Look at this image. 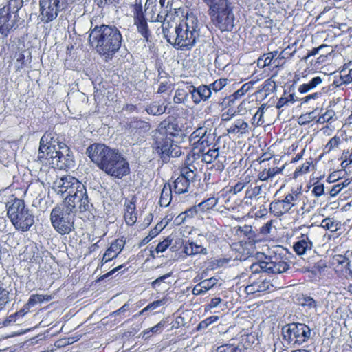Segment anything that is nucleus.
Instances as JSON below:
<instances>
[{
  "mask_svg": "<svg viewBox=\"0 0 352 352\" xmlns=\"http://www.w3.org/2000/svg\"><path fill=\"white\" fill-rule=\"evenodd\" d=\"M162 34L175 48L183 51L191 50L199 37V22L193 14H187L178 24L164 21Z\"/></svg>",
  "mask_w": 352,
  "mask_h": 352,
  "instance_id": "nucleus-1",
  "label": "nucleus"
},
{
  "mask_svg": "<svg viewBox=\"0 0 352 352\" xmlns=\"http://www.w3.org/2000/svg\"><path fill=\"white\" fill-rule=\"evenodd\" d=\"M122 36L114 25H96L90 30L89 41L106 60L111 59L120 49Z\"/></svg>",
  "mask_w": 352,
  "mask_h": 352,
  "instance_id": "nucleus-2",
  "label": "nucleus"
},
{
  "mask_svg": "<svg viewBox=\"0 0 352 352\" xmlns=\"http://www.w3.org/2000/svg\"><path fill=\"white\" fill-rule=\"evenodd\" d=\"M7 210L8 217L16 230L28 231L34 225V216L23 200L16 198L9 202Z\"/></svg>",
  "mask_w": 352,
  "mask_h": 352,
  "instance_id": "nucleus-3",
  "label": "nucleus"
},
{
  "mask_svg": "<svg viewBox=\"0 0 352 352\" xmlns=\"http://www.w3.org/2000/svg\"><path fill=\"white\" fill-rule=\"evenodd\" d=\"M75 213L62 204L52 209L50 221L54 230L61 235L69 234L74 229Z\"/></svg>",
  "mask_w": 352,
  "mask_h": 352,
  "instance_id": "nucleus-4",
  "label": "nucleus"
},
{
  "mask_svg": "<svg viewBox=\"0 0 352 352\" xmlns=\"http://www.w3.org/2000/svg\"><path fill=\"white\" fill-rule=\"evenodd\" d=\"M282 336L288 345L296 348L310 338L311 329L304 323L292 322L283 327Z\"/></svg>",
  "mask_w": 352,
  "mask_h": 352,
  "instance_id": "nucleus-5",
  "label": "nucleus"
},
{
  "mask_svg": "<svg viewBox=\"0 0 352 352\" xmlns=\"http://www.w3.org/2000/svg\"><path fill=\"white\" fill-rule=\"evenodd\" d=\"M177 124L169 121L164 120L160 122L157 129L153 135L155 140V148L157 153L162 155L164 161H166V152L170 150V145L174 143L171 139L173 135V130H175Z\"/></svg>",
  "mask_w": 352,
  "mask_h": 352,
  "instance_id": "nucleus-6",
  "label": "nucleus"
},
{
  "mask_svg": "<svg viewBox=\"0 0 352 352\" xmlns=\"http://www.w3.org/2000/svg\"><path fill=\"white\" fill-rule=\"evenodd\" d=\"M62 204L66 206L74 213L76 209H78L80 212H85L90 210L93 207L89 200L87 190L82 184H78V187L74 189V192L67 195Z\"/></svg>",
  "mask_w": 352,
  "mask_h": 352,
  "instance_id": "nucleus-7",
  "label": "nucleus"
},
{
  "mask_svg": "<svg viewBox=\"0 0 352 352\" xmlns=\"http://www.w3.org/2000/svg\"><path fill=\"white\" fill-rule=\"evenodd\" d=\"M56 153L48 156L45 161L40 162L47 166H51L60 170L69 169L74 166V160L70 148L67 145H61Z\"/></svg>",
  "mask_w": 352,
  "mask_h": 352,
  "instance_id": "nucleus-8",
  "label": "nucleus"
},
{
  "mask_svg": "<svg viewBox=\"0 0 352 352\" xmlns=\"http://www.w3.org/2000/svg\"><path fill=\"white\" fill-rule=\"evenodd\" d=\"M61 145L66 144L59 140V137L56 133L46 132L40 140L37 161H45L48 156H52L53 153H56V151L58 150Z\"/></svg>",
  "mask_w": 352,
  "mask_h": 352,
  "instance_id": "nucleus-9",
  "label": "nucleus"
},
{
  "mask_svg": "<svg viewBox=\"0 0 352 352\" xmlns=\"http://www.w3.org/2000/svg\"><path fill=\"white\" fill-rule=\"evenodd\" d=\"M67 5V0H40L41 21L44 23L52 21Z\"/></svg>",
  "mask_w": 352,
  "mask_h": 352,
  "instance_id": "nucleus-10",
  "label": "nucleus"
},
{
  "mask_svg": "<svg viewBox=\"0 0 352 352\" xmlns=\"http://www.w3.org/2000/svg\"><path fill=\"white\" fill-rule=\"evenodd\" d=\"M257 258L264 256L267 259L269 273L280 274L285 272L289 268V263L285 256H282V253H276L275 251L270 252L268 255L265 253L258 252Z\"/></svg>",
  "mask_w": 352,
  "mask_h": 352,
  "instance_id": "nucleus-11",
  "label": "nucleus"
},
{
  "mask_svg": "<svg viewBox=\"0 0 352 352\" xmlns=\"http://www.w3.org/2000/svg\"><path fill=\"white\" fill-rule=\"evenodd\" d=\"M299 201L300 196L298 193L288 194L283 199L274 201L270 204V212L273 213L276 217H280L288 212Z\"/></svg>",
  "mask_w": 352,
  "mask_h": 352,
  "instance_id": "nucleus-12",
  "label": "nucleus"
},
{
  "mask_svg": "<svg viewBox=\"0 0 352 352\" xmlns=\"http://www.w3.org/2000/svg\"><path fill=\"white\" fill-rule=\"evenodd\" d=\"M213 24L221 31H231L234 27V14L232 8L209 14Z\"/></svg>",
  "mask_w": 352,
  "mask_h": 352,
  "instance_id": "nucleus-13",
  "label": "nucleus"
},
{
  "mask_svg": "<svg viewBox=\"0 0 352 352\" xmlns=\"http://www.w3.org/2000/svg\"><path fill=\"white\" fill-rule=\"evenodd\" d=\"M108 166L104 172L115 178L122 179L130 173L129 163L120 152Z\"/></svg>",
  "mask_w": 352,
  "mask_h": 352,
  "instance_id": "nucleus-14",
  "label": "nucleus"
},
{
  "mask_svg": "<svg viewBox=\"0 0 352 352\" xmlns=\"http://www.w3.org/2000/svg\"><path fill=\"white\" fill-rule=\"evenodd\" d=\"M77 179L70 175L63 177L54 182V188L58 193L64 195H69L72 193L78 187V184H81Z\"/></svg>",
  "mask_w": 352,
  "mask_h": 352,
  "instance_id": "nucleus-15",
  "label": "nucleus"
},
{
  "mask_svg": "<svg viewBox=\"0 0 352 352\" xmlns=\"http://www.w3.org/2000/svg\"><path fill=\"white\" fill-rule=\"evenodd\" d=\"M18 15H14L4 7L0 8V34L6 37L9 32L15 28Z\"/></svg>",
  "mask_w": 352,
  "mask_h": 352,
  "instance_id": "nucleus-16",
  "label": "nucleus"
},
{
  "mask_svg": "<svg viewBox=\"0 0 352 352\" xmlns=\"http://www.w3.org/2000/svg\"><path fill=\"white\" fill-rule=\"evenodd\" d=\"M111 148L104 144L96 143L88 146L86 154L97 165Z\"/></svg>",
  "mask_w": 352,
  "mask_h": 352,
  "instance_id": "nucleus-17",
  "label": "nucleus"
},
{
  "mask_svg": "<svg viewBox=\"0 0 352 352\" xmlns=\"http://www.w3.org/2000/svg\"><path fill=\"white\" fill-rule=\"evenodd\" d=\"M273 289L274 286L270 283V281L266 278H262L261 277L258 280L254 281L250 285H247L245 288V291L248 294L266 291L270 292Z\"/></svg>",
  "mask_w": 352,
  "mask_h": 352,
  "instance_id": "nucleus-18",
  "label": "nucleus"
},
{
  "mask_svg": "<svg viewBox=\"0 0 352 352\" xmlns=\"http://www.w3.org/2000/svg\"><path fill=\"white\" fill-rule=\"evenodd\" d=\"M212 94V91L208 85H201L195 87L192 85V100L195 104H199L201 101L208 100Z\"/></svg>",
  "mask_w": 352,
  "mask_h": 352,
  "instance_id": "nucleus-19",
  "label": "nucleus"
},
{
  "mask_svg": "<svg viewBox=\"0 0 352 352\" xmlns=\"http://www.w3.org/2000/svg\"><path fill=\"white\" fill-rule=\"evenodd\" d=\"M124 244L125 242L122 239H116L113 242L104 254L102 263H107L116 258L123 249Z\"/></svg>",
  "mask_w": 352,
  "mask_h": 352,
  "instance_id": "nucleus-20",
  "label": "nucleus"
},
{
  "mask_svg": "<svg viewBox=\"0 0 352 352\" xmlns=\"http://www.w3.org/2000/svg\"><path fill=\"white\" fill-rule=\"evenodd\" d=\"M313 243L307 234H302L298 241L294 243V250L298 255H303L311 250Z\"/></svg>",
  "mask_w": 352,
  "mask_h": 352,
  "instance_id": "nucleus-21",
  "label": "nucleus"
},
{
  "mask_svg": "<svg viewBox=\"0 0 352 352\" xmlns=\"http://www.w3.org/2000/svg\"><path fill=\"white\" fill-rule=\"evenodd\" d=\"M128 128L130 133H144L148 132L151 126L149 122L140 120L138 118H133L128 123Z\"/></svg>",
  "mask_w": 352,
  "mask_h": 352,
  "instance_id": "nucleus-22",
  "label": "nucleus"
},
{
  "mask_svg": "<svg viewBox=\"0 0 352 352\" xmlns=\"http://www.w3.org/2000/svg\"><path fill=\"white\" fill-rule=\"evenodd\" d=\"M218 279L215 277L202 280L193 287L192 293L195 296L204 294L216 285Z\"/></svg>",
  "mask_w": 352,
  "mask_h": 352,
  "instance_id": "nucleus-23",
  "label": "nucleus"
},
{
  "mask_svg": "<svg viewBox=\"0 0 352 352\" xmlns=\"http://www.w3.org/2000/svg\"><path fill=\"white\" fill-rule=\"evenodd\" d=\"M237 231L239 232L241 236L246 237L250 243H256L262 241L260 234H256L251 226L244 225L239 226Z\"/></svg>",
  "mask_w": 352,
  "mask_h": 352,
  "instance_id": "nucleus-24",
  "label": "nucleus"
},
{
  "mask_svg": "<svg viewBox=\"0 0 352 352\" xmlns=\"http://www.w3.org/2000/svg\"><path fill=\"white\" fill-rule=\"evenodd\" d=\"M209 7V14L232 8L228 0H204Z\"/></svg>",
  "mask_w": 352,
  "mask_h": 352,
  "instance_id": "nucleus-25",
  "label": "nucleus"
},
{
  "mask_svg": "<svg viewBox=\"0 0 352 352\" xmlns=\"http://www.w3.org/2000/svg\"><path fill=\"white\" fill-rule=\"evenodd\" d=\"M129 305L128 303H125L122 307H121L118 310L111 312L108 316L104 318L101 322L103 324H108L109 322L113 323V325H115L119 323L124 317H120L119 319H117V316L122 315L124 316L125 312L129 311Z\"/></svg>",
  "mask_w": 352,
  "mask_h": 352,
  "instance_id": "nucleus-26",
  "label": "nucleus"
},
{
  "mask_svg": "<svg viewBox=\"0 0 352 352\" xmlns=\"http://www.w3.org/2000/svg\"><path fill=\"white\" fill-rule=\"evenodd\" d=\"M129 305L128 303H125L122 307H121L118 310L111 312L108 316L104 318L101 322L103 324H108L109 322L113 323V325H115L119 323L124 317H120L119 319H117V316L122 315L124 316L125 312L129 311Z\"/></svg>",
  "mask_w": 352,
  "mask_h": 352,
  "instance_id": "nucleus-27",
  "label": "nucleus"
},
{
  "mask_svg": "<svg viewBox=\"0 0 352 352\" xmlns=\"http://www.w3.org/2000/svg\"><path fill=\"white\" fill-rule=\"evenodd\" d=\"M129 305L128 303H125L122 307H121L118 310L111 312L108 316L104 318L101 322L103 324H108L109 322L113 323V325H115L119 323L124 317H120L119 319H117V316L122 315L124 316L125 312L129 311Z\"/></svg>",
  "mask_w": 352,
  "mask_h": 352,
  "instance_id": "nucleus-28",
  "label": "nucleus"
},
{
  "mask_svg": "<svg viewBox=\"0 0 352 352\" xmlns=\"http://www.w3.org/2000/svg\"><path fill=\"white\" fill-rule=\"evenodd\" d=\"M129 305L128 303H125L122 307H121L118 310L111 312L108 316L104 318L101 322L103 324H108L109 322L113 323V325H115L119 323L124 317H120L119 319H117V316L122 315L124 316L125 312L129 311Z\"/></svg>",
  "mask_w": 352,
  "mask_h": 352,
  "instance_id": "nucleus-29",
  "label": "nucleus"
},
{
  "mask_svg": "<svg viewBox=\"0 0 352 352\" xmlns=\"http://www.w3.org/2000/svg\"><path fill=\"white\" fill-rule=\"evenodd\" d=\"M189 94L192 95V85L186 84L179 87L175 91L173 101L176 104L184 103L187 101Z\"/></svg>",
  "mask_w": 352,
  "mask_h": 352,
  "instance_id": "nucleus-30",
  "label": "nucleus"
},
{
  "mask_svg": "<svg viewBox=\"0 0 352 352\" xmlns=\"http://www.w3.org/2000/svg\"><path fill=\"white\" fill-rule=\"evenodd\" d=\"M227 131L231 134H247L250 131V126L243 120L238 119L227 129Z\"/></svg>",
  "mask_w": 352,
  "mask_h": 352,
  "instance_id": "nucleus-31",
  "label": "nucleus"
},
{
  "mask_svg": "<svg viewBox=\"0 0 352 352\" xmlns=\"http://www.w3.org/2000/svg\"><path fill=\"white\" fill-rule=\"evenodd\" d=\"M172 186L169 183H165L161 192L159 204L162 207H167L173 199Z\"/></svg>",
  "mask_w": 352,
  "mask_h": 352,
  "instance_id": "nucleus-32",
  "label": "nucleus"
},
{
  "mask_svg": "<svg viewBox=\"0 0 352 352\" xmlns=\"http://www.w3.org/2000/svg\"><path fill=\"white\" fill-rule=\"evenodd\" d=\"M167 109L164 103L159 101H153L145 107V111L151 116H160L166 112Z\"/></svg>",
  "mask_w": 352,
  "mask_h": 352,
  "instance_id": "nucleus-33",
  "label": "nucleus"
},
{
  "mask_svg": "<svg viewBox=\"0 0 352 352\" xmlns=\"http://www.w3.org/2000/svg\"><path fill=\"white\" fill-rule=\"evenodd\" d=\"M190 184H189L184 177L179 175L173 182L172 189L176 195H180L188 192Z\"/></svg>",
  "mask_w": 352,
  "mask_h": 352,
  "instance_id": "nucleus-34",
  "label": "nucleus"
},
{
  "mask_svg": "<svg viewBox=\"0 0 352 352\" xmlns=\"http://www.w3.org/2000/svg\"><path fill=\"white\" fill-rule=\"evenodd\" d=\"M135 205L133 202L125 204L124 219L129 226H133L137 221V216L135 213Z\"/></svg>",
  "mask_w": 352,
  "mask_h": 352,
  "instance_id": "nucleus-35",
  "label": "nucleus"
},
{
  "mask_svg": "<svg viewBox=\"0 0 352 352\" xmlns=\"http://www.w3.org/2000/svg\"><path fill=\"white\" fill-rule=\"evenodd\" d=\"M294 45L295 44H294L292 46H287L279 54L277 58H276V59L274 60V67H278V65L283 64V59H288L293 56L296 51V47L294 48Z\"/></svg>",
  "mask_w": 352,
  "mask_h": 352,
  "instance_id": "nucleus-36",
  "label": "nucleus"
},
{
  "mask_svg": "<svg viewBox=\"0 0 352 352\" xmlns=\"http://www.w3.org/2000/svg\"><path fill=\"white\" fill-rule=\"evenodd\" d=\"M212 134L210 133V131L209 132L207 131L200 140L197 141L196 145H193L194 151L198 149L199 152H204L205 148L212 144Z\"/></svg>",
  "mask_w": 352,
  "mask_h": 352,
  "instance_id": "nucleus-37",
  "label": "nucleus"
},
{
  "mask_svg": "<svg viewBox=\"0 0 352 352\" xmlns=\"http://www.w3.org/2000/svg\"><path fill=\"white\" fill-rule=\"evenodd\" d=\"M259 261L251 265L250 270L252 274H257L260 272L269 273V267L267 259H265L264 256L258 258Z\"/></svg>",
  "mask_w": 352,
  "mask_h": 352,
  "instance_id": "nucleus-38",
  "label": "nucleus"
},
{
  "mask_svg": "<svg viewBox=\"0 0 352 352\" xmlns=\"http://www.w3.org/2000/svg\"><path fill=\"white\" fill-rule=\"evenodd\" d=\"M119 151L115 148H111V150L107 153L106 155L102 159L101 161L97 164V166L104 171L108 166L112 162L113 160L116 157Z\"/></svg>",
  "mask_w": 352,
  "mask_h": 352,
  "instance_id": "nucleus-39",
  "label": "nucleus"
},
{
  "mask_svg": "<svg viewBox=\"0 0 352 352\" xmlns=\"http://www.w3.org/2000/svg\"><path fill=\"white\" fill-rule=\"evenodd\" d=\"M322 81H323V78L320 76L314 77L307 83H304L302 85H300L298 87V91L301 94L307 93V92L315 89L318 85H321Z\"/></svg>",
  "mask_w": 352,
  "mask_h": 352,
  "instance_id": "nucleus-40",
  "label": "nucleus"
},
{
  "mask_svg": "<svg viewBox=\"0 0 352 352\" xmlns=\"http://www.w3.org/2000/svg\"><path fill=\"white\" fill-rule=\"evenodd\" d=\"M134 24L137 27L138 32L146 39L149 41L150 32L146 18L134 21Z\"/></svg>",
  "mask_w": 352,
  "mask_h": 352,
  "instance_id": "nucleus-41",
  "label": "nucleus"
},
{
  "mask_svg": "<svg viewBox=\"0 0 352 352\" xmlns=\"http://www.w3.org/2000/svg\"><path fill=\"white\" fill-rule=\"evenodd\" d=\"M52 300V296L50 295L43 294H32L30 296L28 301V307H33L38 303H41L45 301H50Z\"/></svg>",
  "mask_w": 352,
  "mask_h": 352,
  "instance_id": "nucleus-42",
  "label": "nucleus"
},
{
  "mask_svg": "<svg viewBox=\"0 0 352 352\" xmlns=\"http://www.w3.org/2000/svg\"><path fill=\"white\" fill-rule=\"evenodd\" d=\"M283 167L280 168L277 167L264 169L258 173V179L261 181H267V179L274 177L276 175L281 173Z\"/></svg>",
  "mask_w": 352,
  "mask_h": 352,
  "instance_id": "nucleus-43",
  "label": "nucleus"
},
{
  "mask_svg": "<svg viewBox=\"0 0 352 352\" xmlns=\"http://www.w3.org/2000/svg\"><path fill=\"white\" fill-rule=\"evenodd\" d=\"M201 153V160L206 164H210L217 160L219 155L218 148L208 149L206 152Z\"/></svg>",
  "mask_w": 352,
  "mask_h": 352,
  "instance_id": "nucleus-44",
  "label": "nucleus"
},
{
  "mask_svg": "<svg viewBox=\"0 0 352 352\" xmlns=\"http://www.w3.org/2000/svg\"><path fill=\"white\" fill-rule=\"evenodd\" d=\"M321 227L333 232L340 228V223L332 218H325L321 222Z\"/></svg>",
  "mask_w": 352,
  "mask_h": 352,
  "instance_id": "nucleus-45",
  "label": "nucleus"
},
{
  "mask_svg": "<svg viewBox=\"0 0 352 352\" xmlns=\"http://www.w3.org/2000/svg\"><path fill=\"white\" fill-rule=\"evenodd\" d=\"M180 175L189 184L195 182L199 177V172H193L190 169H182L180 170Z\"/></svg>",
  "mask_w": 352,
  "mask_h": 352,
  "instance_id": "nucleus-46",
  "label": "nucleus"
},
{
  "mask_svg": "<svg viewBox=\"0 0 352 352\" xmlns=\"http://www.w3.org/2000/svg\"><path fill=\"white\" fill-rule=\"evenodd\" d=\"M251 182V177L250 176L242 177L240 181L238 182L232 188L231 191L234 194H237L242 191V190Z\"/></svg>",
  "mask_w": 352,
  "mask_h": 352,
  "instance_id": "nucleus-47",
  "label": "nucleus"
},
{
  "mask_svg": "<svg viewBox=\"0 0 352 352\" xmlns=\"http://www.w3.org/2000/svg\"><path fill=\"white\" fill-rule=\"evenodd\" d=\"M23 6V0H10L6 6H4L6 9L13 14L14 15H18L19 10Z\"/></svg>",
  "mask_w": 352,
  "mask_h": 352,
  "instance_id": "nucleus-48",
  "label": "nucleus"
},
{
  "mask_svg": "<svg viewBox=\"0 0 352 352\" xmlns=\"http://www.w3.org/2000/svg\"><path fill=\"white\" fill-rule=\"evenodd\" d=\"M207 128L206 127H199L195 131H193L189 137L190 142L192 145H196V142L197 140H200V139L203 137L204 135L207 132Z\"/></svg>",
  "mask_w": 352,
  "mask_h": 352,
  "instance_id": "nucleus-49",
  "label": "nucleus"
},
{
  "mask_svg": "<svg viewBox=\"0 0 352 352\" xmlns=\"http://www.w3.org/2000/svg\"><path fill=\"white\" fill-rule=\"evenodd\" d=\"M218 203V200L217 198L212 197H210L202 202H201L197 207L200 208V210L203 211H207L210 209H212Z\"/></svg>",
  "mask_w": 352,
  "mask_h": 352,
  "instance_id": "nucleus-50",
  "label": "nucleus"
},
{
  "mask_svg": "<svg viewBox=\"0 0 352 352\" xmlns=\"http://www.w3.org/2000/svg\"><path fill=\"white\" fill-rule=\"evenodd\" d=\"M333 261L342 265L349 274H352V270L350 269V261L347 257L342 254H337L333 257Z\"/></svg>",
  "mask_w": 352,
  "mask_h": 352,
  "instance_id": "nucleus-51",
  "label": "nucleus"
},
{
  "mask_svg": "<svg viewBox=\"0 0 352 352\" xmlns=\"http://www.w3.org/2000/svg\"><path fill=\"white\" fill-rule=\"evenodd\" d=\"M166 302V300L165 298H162L158 300H155L150 304H148L146 307H144L142 310H141L137 315H135L134 317L137 316H140L143 314L145 311L148 310H154L157 307L164 305Z\"/></svg>",
  "mask_w": 352,
  "mask_h": 352,
  "instance_id": "nucleus-52",
  "label": "nucleus"
},
{
  "mask_svg": "<svg viewBox=\"0 0 352 352\" xmlns=\"http://www.w3.org/2000/svg\"><path fill=\"white\" fill-rule=\"evenodd\" d=\"M133 7V20L136 21L144 18L142 10V6L140 1L135 0V3L131 6Z\"/></svg>",
  "mask_w": 352,
  "mask_h": 352,
  "instance_id": "nucleus-53",
  "label": "nucleus"
},
{
  "mask_svg": "<svg viewBox=\"0 0 352 352\" xmlns=\"http://www.w3.org/2000/svg\"><path fill=\"white\" fill-rule=\"evenodd\" d=\"M165 325H166V321L163 320H161L159 323H157L154 327L144 331L143 337H145L146 338H149L151 336L149 335V333L151 332H152L153 333H157L161 332L162 331V329H164V327H165Z\"/></svg>",
  "mask_w": 352,
  "mask_h": 352,
  "instance_id": "nucleus-54",
  "label": "nucleus"
},
{
  "mask_svg": "<svg viewBox=\"0 0 352 352\" xmlns=\"http://www.w3.org/2000/svg\"><path fill=\"white\" fill-rule=\"evenodd\" d=\"M228 80L227 78H220L210 84L208 87L211 91L213 90L217 93L225 87L228 85Z\"/></svg>",
  "mask_w": 352,
  "mask_h": 352,
  "instance_id": "nucleus-55",
  "label": "nucleus"
},
{
  "mask_svg": "<svg viewBox=\"0 0 352 352\" xmlns=\"http://www.w3.org/2000/svg\"><path fill=\"white\" fill-rule=\"evenodd\" d=\"M299 304L303 307H307L309 309H316L317 307L316 301L310 296H302L299 299Z\"/></svg>",
  "mask_w": 352,
  "mask_h": 352,
  "instance_id": "nucleus-56",
  "label": "nucleus"
},
{
  "mask_svg": "<svg viewBox=\"0 0 352 352\" xmlns=\"http://www.w3.org/2000/svg\"><path fill=\"white\" fill-rule=\"evenodd\" d=\"M261 192V186H252V185L247 189L245 192V198L252 199L253 198L256 197Z\"/></svg>",
  "mask_w": 352,
  "mask_h": 352,
  "instance_id": "nucleus-57",
  "label": "nucleus"
},
{
  "mask_svg": "<svg viewBox=\"0 0 352 352\" xmlns=\"http://www.w3.org/2000/svg\"><path fill=\"white\" fill-rule=\"evenodd\" d=\"M219 317L216 316H212L207 318L206 319L202 320L197 327V331H201L206 329L210 324L213 323L214 322L218 320Z\"/></svg>",
  "mask_w": 352,
  "mask_h": 352,
  "instance_id": "nucleus-58",
  "label": "nucleus"
},
{
  "mask_svg": "<svg viewBox=\"0 0 352 352\" xmlns=\"http://www.w3.org/2000/svg\"><path fill=\"white\" fill-rule=\"evenodd\" d=\"M195 153H193V155L192 157H188L186 162H185V166L182 167V169H190V170H193V172H199L198 171V168H197L196 166V164H197V162H195Z\"/></svg>",
  "mask_w": 352,
  "mask_h": 352,
  "instance_id": "nucleus-59",
  "label": "nucleus"
},
{
  "mask_svg": "<svg viewBox=\"0 0 352 352\" xmlns=\"http://www.w3.org/2000/svg\"><path fill=\"white\" fill-rule=\"evenodd\" d=\"M170 150L169 149L168 150L169 151H167L165 150V151L166 152V161L170 157H179L182 154L181 148L179 146H178L176 144H174L173 145H170Z\"/></svg>",
  "mask_w": 352,
  "mask_h": 352,
  "instance_id": "nucleus-60",
  "label": "nucleus"
},
{
  "mask_svg": "<svg viewBox=\"0 0 352 352\" xmlns=\"http://www.w3.org/2000/svg\"><path fill=\"white\" fill-rule=\"evenodd\" d=\"M172 239L170 237H167L163 241L160 242L155 248L157 253H162L165 252L167 248L170 245Z\"/></svg>",
  "mask_w": 352,
  "mask_h": 352,
  "instance_id": "nucleus-61",
  "label": "nucleus"
},
{
  "mask_svg": "<svg viewBox=\"0 0 352 352\" xmlns=\"http://www.w3.org/2000/svg\"><path fill=\"white\" fill-rule=\"evenodd\" d=\"M311 163V162H306L302 166L297 168L294 173V177L308 173Z\"/></svg>",
  "mask_w": 352,
  "mask_h": 352,
  "instance_id": "nucleus-62",
  "label": "nucleus"
},
{
  "mask_svg": "<svg viewBox=\"0 0 352 352\" xmlns=\"http://www.w3.org/2000/svg\"><path fill=\"white\" fill-rule=\"evenodd\" d=\"M9 301V292L0 283V307L5 305Z\"/></svg>",
  "mask_w": 352,
  "mask_h": 352,
  "instance_id": "nucleus-63",
  "label": "nucleus"
},
{
  "mask_svg": "<svg viewBox=\"0 0 352 352\" xmlns=\"http://www.w3.org/2000/svg\"><path fill=\"white\" fill-rule=\"evenodd\" d=\"M217 352H241V350L237 346L231 344H224L220 346L217 349Z\"/></svg>",
  "mask_w": 352,
  "mask_h": 352,
  "instance_id": "nucleus-64",
  "label": "nucleus"
}]
</instances>
